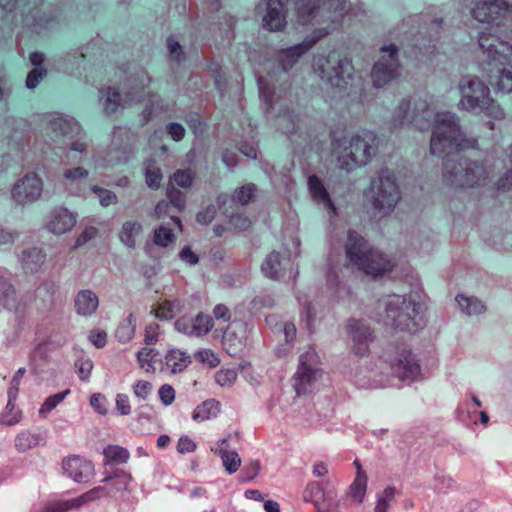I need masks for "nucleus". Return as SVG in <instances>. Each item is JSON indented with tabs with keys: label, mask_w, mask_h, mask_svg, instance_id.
Masks as SVG:
<instances>
[{
	"label": "nucleus",
	"mask_w": 512,
	"mask_h": 512,
	"mask_svg": "<svg viewBox=\"0 0 512 512\" xmlns=\"http://www.w3.org/2000/svg\"><path fill=\"white\" fill-rule=\"evenodd\" d=\"M434 120L430 140V152L444 158L443 181L449 187H479L486 183L488 171L483 162L471 160L453 151L477 146L476 138H467L461 130L459 118L455 113L446 111L434 115L425 100H415L410 112V101L403 99L394 112L393 128L412 124L419 130L430 126Z\"/></svg>",
	"instance_id": "nucleus-1"
},
{
	"label": "nucleus",
	"mask_w": 512,
	"mask_h": 512,
	"mask_svg": "<svg viewBox=\"0 0 512 512\" xmlns=\"http://www.w3.org/2000/svg\"><path fill=\"white\" fill-rule=\"evenodd\" d=\"M478 45L483 53L480 70L498 91L512 93V44L499 35L481 32Z\"/></svg>",
	"instance_id": "nucleus-2"
},
{
	"label": "nucleus",
	"mask_w": 512,
	"mask_h": 512,
	"mask_svg": "<svg viewBox=\"0 0 512 512\" xmlns=\"http://www.w3.org/2000/svg\"><path fill=\"white\" fill-rule=\"evenodd\" d=\"M379 139L375 132L361 130L351 137L332 136V149L337 159V166L351 172L365 166L378 152Z\"/></svg>",
	"instance_id": "nucleus-3"
},
{
	"label": "nucleus",
	"mask_w": 512,
	"mask_h": 512,
	"mask_svg": "<svg viewBox=\"0 0 512 512\" xmlns=\"http://www.w3.org/2000/svg\"><path fill=\"white\" fill-rule=\"evenodd\" d=\"M346 2L347 0H295L297 15L303 24L318 15L327 18L331 23V26L315 29L306 36L302 44L307 47V51L340 24L344 16Z\"/></svg>",
	"instance_id": "nucleus-4"
},
{
	"label": "nucleus",
	"mask_w": 512,
	"mask_h": 512,
	"mask_svg": "<svg viewBox=\"0 0 512 512\" xmlns=\"http://www.w3.org/2000/svg\"><path fill=\"white\" fill-rule=\"evenodd\" d=\"M461 94L458 108L475 114H483L497 120L505 118L504 109L490 96L489 87L477 76H462L458 83Z\"/></svg>",
	"instance_id": "nucleus-5"
},
{
	"label": "nucleus",
	"mask_w": 512,
	"mask_h": 512,
	"mask_svg": "<svg viewBox=\"0 0 512 512\" xmlns=\"http://www.w3.org/2000/svg\"><path fill=\"white\" fill-rule=\"evenodd\" d=\"M345 253L348 261L366 275L381 276L394 267L390 258L372 248L367 240L354 230L348 231Z\"/></svg>",
	"instance_id": "nucleus-6"
},
{
	"label": "nucleus",
	"mask_w": 512,
	"mask_h": 512,
	"mask_svg": "<svg viewBox=\"0 0 512 512\" xmlns=\"http://www.w3.org/2000/svg\"><path fill=\"white\" fill-rule=\"evenodd\" d=\"M474 20L489 25L512 40L511 0H461Z\"/></svg>",
	"instance_id": "nucleus-7"
},
{
	"label": "nucleus",
	"mask_w": 512,
	"mask_h": 512,
	"mask_svg": "<svg viewBox=\"0 0 512 512\" xmlns=\"http://www.w3.org/2000/svg\"><path fill=\"white\" fill-rule=\"evenodd\" d=\"M314 72L332 89L346 91L354 76L351 59L338 53L318 55L313 59Z\"/></svg>",
	"instance_id": "nucleus-8"
},
{
	"label": "nucleus",
	"mask_w": 512,
	"mask_h": 512,
	"mask_svg": "<svg viewBox=\"0 0 512 512\" xmlns=\"http://www.w3.org/2000/svg\"><path fill=\"white\" fill-rule=\"evenodd\" d=\"M386 318L396 330L415 333L423 325L420 303L411 295H391L385 300Z\"/></svg>",
	"instance_id": "nucleus-9"
},
{
	"label": "nucleus",
	"mask_w": 512,
	"mask_h": 512,
	"mask_svg": "<svg viewBox=\"0 0 512 512\" xmlns=\"http://www.w3.org/2000/svg\"><path fill=\"white\" fill-rule=\"evenodd\" d=\"M366 195L375 210L383 215L390 214L401 198L394 173L389 169L380 170Z\"/></svg>",
	"instance_id": "nucleus-10"
},
{
	"label": "nucleus",
	"mask_w": 512,
	"mask_h": 512,
	"mask_svg": "<svg viewBox=\"0 0 512 512\" xmlns=\"http://www.w3.org/2000/svg\"><path fill=\"white\" fill-rule=\"evenodd\" d=\"M47 130L55 135V138L63 137L67 139L65 145L70 151L80 154H86L88 144L86 135L80 124L74 119L67 116H55L50 119L47 124Z\"/></svg>",
	"instance_id": "nucleus-11"
},
{
	"label": "nucleus",
	"mask_w": 512,
	"mask_h": 512,
	"mask_svg": "<svg viewBox=\"0 0 512 512\" xmlns=\"http://www.w3.org/2000/svg\"><path fill=\"white\" fill-rule=\"evenodd\" d=\"M382 53L374 64L371 78L374 87L382 88L398 78L401 73V65L398 59L399 48L395 44L384 45L380 48Z\"/></svg>",
	"instance_id": "nucleus-12"
},
{
	"label": "nucleus",
	"mask_w": 512,
	"mask_h": 512,
	"mask_svg": "<svg viewBox=\"0 0 512 512\" xmlns=\"http://www.w3.org/2000/svg\"><path fill=\"white\" fill-rule=\"evenodd\" d=\"M136 80L139 82L136 90L128 92L124 100H122L119 92L115 88L106 87L99 90L100 101L105 114H114L117 112L118 108L124 107L126 104L130 105L141 101V92L150 83V77L144 70H141L137 73Z\"/></svg>",
	"instance_id": "nucleus-13"
},
{
	"label": "nucleus",
	"mask_w": 512,
	"mask_h": 512,
	"mask_svg": "<svg viewBox=\"0 0 512 512\" xmlns=\"http://www.w3.org/2000/svg\"><path fill=\"white\" fill-rule=\"evenodd\" d=\"M320 369L318 367V356L314 351H308L299 358V365L293 376V387L298 396L310 392L316 381Z\"/></svg>",
	"instance_id": "nucleus-14"
},
{
	"label": "nucleus",
	"mask_w": 512,
	"mask_h": 512,
	"mask_svg": "<svg viewBox=\"0 0 512 512\" xmlns=\"http://www.w3.org/2000/svg\"><path fill=\"white\" fill-rule=\"evenodd\" d=\"M136 135L126 127H114L110 155L117 163H127L135 153Z\"/></svg>",
	"instance_id": "nucleus-15"
},
{
	"label": "nucleus",
	"mask_w": 512,
	"mask_h": 512,
	"mask_svg": "<svg viewBox=\"0 0 512 512\" xmlns=\"http://www.w3.org/2000/svg\"><path fill=\"white\" fill-rule=\"evenodd\" d=\"M132 481V476L130 473L117 469L113 473L106 474V476L102 479V482L106 485L96 486L86 494L93 493V502L106 497H114L119 493L129 491V484Z\"/></svg>",
	"instance_id": "nucleus-16"
},
{
	"label": "nucleus",
	"mask_w": 512,
	"mask_h": 512,
	"mask_svg": "<svg viewBox=\"0 0 512 512\" xmlns=\"http://www.w3.org/2000/svg\"><path fill=\"white\" fill-rule=\"evenodd\" d=\"M42 191V179L36 173L31 172L24 175L14 184L11 195L17 204L25 205L38 200Z\"/></svg>",
	"instance_id": "nucleus-17"
},
{
	"label": "nucleus",
	"mask_w": 512,
	"mask_h": 512,
	"mask_svg": "<svg viewBox=\"0 0 512 512\" xmlns=\"http://www.w3.org/2000/svg\"><path fill=\"white\" fill-rule=\"evenodd\" d=\"M390 367L392 374L402 381H415L421 375L418 359L406 348L397 351L396 356L390 361Z\"/></svg>",
	"instance_id": "nucleus-18"
},
{
	"label": "nucleus",
	"mask_w": 512,
	"mask_h": 512,
	"mask_svg": "<svg viewBox=\"0 0 512 512\" xmlns=\"http://www.w3.org/2000/svg\"><path fill=\"white\" fill-rule=\"evenodd\" d=\"M346 332L353 342V351L358 356L368 353L369 345L374 339L373 331L363 320L350 318L346 323Z\"/></svg>",
	"instance_id": "nucleus-19"
},
{
	"label": "nucleus",
	"mask_w": 512,
	"mask_h": 512,
	"mask_svg": "<svg viewBox=\"0 0 512 512\" xmlns=\"http://www.w3.org/2000/svg\"><path fill=\"white\" fill-rule=\"evenodd\" d=\"M93 495V493L86 494L85 492L76 498L49 500L42 504L33 505L30 512H69L79 510L93 502Z\"/></svg>",
	"instance_id": "nucleus-20"
},
{
	"label": "nucleus",
	"mask_w": 512,
	"mask_h": 512,
	"mask_svg": "<svg viewBox=\"0 0 512 512\" xmlns=\"http://www.w3.org/2000/svg\"><path fill=\"white\" fill-rule=\"evenodd\" d=\"M263 2L266 10L263 15V27L272 32L284 29L288 0H263Z\"/></svg>",
	"instance_id": "nucleus-21"
},
{
	"label": "nucleus",
	"mask_w": 512,
	"mask_h": 512,
	"mask_svg": "<svg viewBox=\"0 0 512 512\" xmlns=\"http://www.w3.org/2000/svg\"><path fill=\"white\" fill-rule=\"evenodd\" d=\"M62 469L64 474L73 479L77 483L88 482L93 475L94 466L91 461L73 455L62 461Z\"/></svg>",
	"instance_id": "nucleus-22"
},
{
	"label": "nucleus",
	"mask_w": 512,
	"mask_h": 512,
	"mask_svg": "<svg viewBox=\"0 0 512 512\" xmlns=\"http://www.w3.org/2000/svg\"><path fill=\"white\" fill-rule=\"evenodd\" d=\"M77 215L67 208H55L51 214L47 224L49 231L53 234L61 235L70 231L76 224Z\"/></svg>",
	"instance_id": "nucleus-23"
},
{
	"label": "nucleus",
	"mask_w": 512,
	"mask_h": 512,
	"mask_svg": "<svg viewBox=\"0 0 512 512\" xmlns=\"http://www.w3.org/2000/svg\"><path fill=\"white\" fill-rule=\"evenodd\" d=\"M292 268V262L289 257L281 258L280 253L273 251L262 263L261 270L263 274L274 280L285 277L286 268Z\"/></svg>",
	"instance_id": "nucleus-24"
},
{
	"label": "nucleus",
	"mask_w": 512,
	"mask_h": 512,
	"mask_svg": "<svg viewBox=\"0 0 512 512\" xmlns=\"http://www.w3.org/2000/svg\"><path fill=\"white\" fill-rule=\"evenodd\" d=\"M307 186L313 201L319 205H323L329 212L336 214V207L320 177L310 175L307 179Z\"/></svg>",
	"instance_id": "nucleus-25"
},
{
	"label": "nucleus",
	"mask_w": 512,
	"mask_h": 512,
	"mask_svg": "<svg viewBox=\"0 0 512 512\" xmlns=\"http://www.w3.org/2000/svg\"><path fill=\"white\" fill-rule=\"evenodd\" d=\"M99 306V298L90 289L80 290L74 298V307L78 315L88 317L93 315Z\"/></svg>",
	"instance_id": "nucleus-26"
},
{
	"label": "nucleus",
	"mask_w": 512,
	"mask_h": 512,
	"mask_svg": "<svg viewBox=\"0 0 512 512\" xmlns=\"http://www.w3.org/2000/svg\"><path fill=\"white\" fill-rule=\"evenodd\" d=\"M306 52L307 47L302 43L278 51L277 61L281 66L282 74L285 78L287 77V72L298 62L300 57H302Z\"/></svg>",
	"instance_id": "nucleus-27"
},
{
	"label": "nucleus",
	"mask_w": 512,
	"mask_h": 512,
	"mask_svg": "<svg viewBox=\"0 0 512 512\" xmlns=\"http://www.w3.org/2000/svg\"><path fill=\"white\" fill-rule=\"evenodd\" d=\"M18 258L25 272L35 273L39 271L41 266L44 264L46 254L41 248L31 247L24 249Z\"/></svg>",
	"instance_id": "nucleus-28"
},
{
	"label": "nucleus",
	"mask_w": 512,
	"mask_h": 512,
	"mask_svg": "<svg viewBox=\"0 0 512 512\" xmlns=\"http://www.w3.org/2000/svg\"><path fill=\"white\" fill-rule=\"evenodd\" d=\"M16 291L11 282L10 273L0 268V312L15 306Z\"/></svg>",
	"instance_id": "nucleus-29"
},
{
	"label": "nucleus",
	"mask_w": 512,
	"mask_h": 512,
	"mask_svg": "<svg viewBox=\"0 0 512 512\" xmlns=\"http://www.w3.org/2000/svg\"><path fill=\"white\" fill-rule=\"evenodd\" d=\"M165 364L173 374L183 372L192 362L191 356L181 349L172 348L165 354Z\"/></svg>",
	"instance_id": "nucleus-30"
},
{
	"label": "nucleus",
	"mask_w": 512,
	"mask_h": 512,
	"mask_svg": "<svg viewBox=\"0 0 512 512\" xmlns=\"http://www.w3.org/2000/svg\"><path fill=\"white\" fill-rule=\"evenodd\" d=\"M143 172L146 185L152 190H158L163 180V173L154 158H148L143 162Z\"/></svg>",
	"instance_id": "nucleus-31"
},
{
	"label": "nucleus",
	"mask_w": 512,
	"mask_h": 512,
	"mask_svg": "<svg viewBox=\"0 0 512 512\" xmlns=\"http://www.w3.org/2000/svg\"><path fill=\"white\" fill-rule=\"evenodd\" d=\"M143 231L142 225L138 221H126L123 223L119 233L120 241L128 248H135L136 237Z\"/></svg>",
	"instance_id": "nucleus-32"
},
{
	"label": "nucleus",
	"mask_w": 512,
	"mask_h": 512,
	"mask_svg": "<svg viewBox=\"0 0 512 512\" xmlns=\"http://www.w3.org/2000/svg\"><path fill=\"white\" fill-rule=\"evenodd\" d=\"M219 401L215 399H208L201 404H199L193 414L192 418L194 421L197 422H203L206 420H209L211 418H214L219 413Z\"/></svg>",
	"instance_id": "nucleus-33"
},
{
	"label": "nucleus",
	"mask_w": 512,
	"mask_h": 512,
	"mask_svg": "<svg viewBox=\"0 0 512 512\" xmlns=\"http://www.w3.org/2000/svg\"><path fill=\"white\" fill-rule=\"evenodd\" d=\"M44 437L38 433L22 431L15 438V447L20 452H25L31 448L44 444Z\"/></svg>",
	"instance_id": "nucleus-34"
},
{
	"label": "nucleus",
	"mask_w": 512,
	"mask_h": 512,
	"mask_svg": "<svg viewBox=\"0 0 512 512\" xmlns=\"http://www.w3.org/2000/svg\"><path fill=\"white\" fill-rule=\"evenodd\" d=\"M212 451L217 454L228 474L235 473L240 465L241 458L235 450H228L226 447L212 448Z\"/></svg>",
	"instance_id": "nucleus-35"
},
{
	"label": "nucleus",
	"mask_w": 512,
	"mask_h": 512,
	"mask_svg": "<svg viewBox=\"0 0 512 512\" xmlns=\"http://www.w3.org/2000/svg\"><path fill=\"white\" fill-rule=\"evenodd\" d=\"M104 464H123L130 457L129 451L119 445H108L103 449Z\"/></svg>",
	"instance_id": "nucleus-36"
},
{
	"label": "nucleus",
	"mask_w": 512,
	"mask_h": 512,
	"mask_svg": "<svg viewBox=\"0 0 512 512\" xmlns=\"http://www.w3.org/2000/svg\"><path fill=\"white\" fill-rule=\"evenodd\" d=\"M8 396L6 407L2 413H0V425L12 426L20 422L22 418L21 410L16 408L15 402L17 397Z\"/></svg>",
	"instance_id": "nucleus-37"
},
{
	"label": "nucleus",
	"mask_w": 512,
	"mask_h": 512,
	"mask_svg": "<svg viewBox=\"0 0 512 512\" xmlns=\"http://www.w3.org/2000/svg\"><path fill=\"white\" fill-rule=\"evenodd\" d=\"M277 127L289 136L295 134L299 129V115L287 110L277 117Z\"/></svg>",
	"instance_id": "nucleus-38"
},
{
	"label": "nucleus",
	"mask_w": 512,
	"mask_h": 512,
	"mask_svg": "<svg viewBox=\"0 0 512 512\" xmlns=\"http://www.w3.org/2000/svg\"><path fill=\"white\" fill-rule=\"evenodd\" d=\"M136 318L131 313L123 320L115 331V337L121 343L129 342L135 335Z\"/></svg>",
	"instance_id": "nucleus-39"
},
{
	"label": "nucleus",
	"mask_w": 512,
	"mask_h": 512,
	"mask_svg": "<svg viewBox=\"0 0 512 512\" xmlns=\"http://www.w3.org/2000/svg\"><path fill=\"white\" fill-rule=\"evenodd\" d=\"M257 82L260 98L264 101L268 108H273V105L281 98V95L277 93L275 86H271L270 83H268V81H266L263 77H258Z\"/></svg>",
	"instance_id": "nucleus-40"
},
{
	"label": "nucleus",
	"mask_w": 512,
	"mask_h": 512,
	"mask_svg": "<svg viewBox=\"0 0 512 512\" xmlns=\"http://www.w3.org/2000/svg\"><path fill=\"white\" fill-rule=\"evenodd\" d=\"M456 301L460 306L462 312L466 315H478L485 311V306L479 299L475 297H466L458 295Z\"/></svg>",
	"instance_id": "nucleus-41"
},
{
	"label": "nucleus",
	"mask_w": 512,
	"mask_h": 512,
	"mask_svg": "<svg viewBox=\"0 0 512 512\" xmlns=\"http://www.w3.org/2000/svg\"><path fill=\"white\" fill-rule=\"evenodd\" d=\"M256 191L257 186L253 183H248L239 188H236L231 196V205H247L255 196Z\"/></svg>",
	"instance_id": "nucleus-42"
},
{
	"label": "nucleus",
	"mask_w": 512,
	"mask_h": 512,
	"mask_svg": "<svg viewBox=\"0 0 512 512\" xmlns=\"http://www.w3.org/2000/svg\"><path fill=\"white\" fill-rule=\"evenodd\" d=\"M176 241V236L173 234L172 229L166 224H161L154 229L153 242L159 247H168Z\"/></svg>",
	"instance_id": "nucleus-43"
},
{
	"label": "nucleus",
	"mask_w": 512,
	"mask_h": 512,
	"mask_svg": "<svg viewBox=\"0 0 512 512\" xmlns=\"http://www.w3.org/2000/svg\"><path fill=\"white\" fill-rule=\"evenodd\" d=\"M194 174L190 170L177 169L170 177L168 185L188 189L193 185Z\"/></svg>",
	"instance_id": "nucleus-44"
},
{
	"label": "nucleus",
	"mask_w": 512,
	"mask_h": 512,
	"mask_svg": "<svg viewBox=\"0 0 512 512\" xmlns=\"http://www.w3.org/2000/svg\"><path fill=\"white\" fill-rule=\"evenodd\" d=\"M167 201L176 212L181 213L186 208V195L173 185H167L166 189Z\"/></svg>",
	"instance_id": "nucleus-45"
},
{
	"label": "nucleus",
	"mask_w": 512,
	"mask_h": 512,
	"mask_svg": "<svg viewBox=\"0 0 512 512\" xmlns=\"http://www.w3.org/2000/svg\"><path fill=\"white\" fill-rule=\"evenodd\" d=\"M367 475H359L349 487L348 495L357 503H361L365 497L367 489Z\"/></svg>",
	"instance_id": "nucleus-46"
},
{
	"label": "nucleus",
	"mask_w": 512,
	"mask_h": 512,
	"mask_svg": "<svg viewBox=\"0 0 512 512\" xmlns=\"http://www.w3.org/2000/svg\"><path fill=\"white\" fill-rule=\"evenodd\" d=\"M159 355V352L153 348H142L136 354L138 364L141 368L145 369L146 372H154V361Z\"/></svg>",
	"instance_id": "nucleus-47"
},
{
	"label": "nucleus",
	"mask_w": 512,
	"mask_h": 512,
	"mask_svg": "<svg viewBox=\"0 0 512 512\" xmlns=\"http://www.w3.org/2000/svg\"><path fill=\"white\" fill-rule=\"evenodd\" d=\"M171 205L167 200H160L154 209V216L158 219L169 215L171 222L182 231V222L177 215L171 214Z\"/></svg>",
	"instance_id": "nucleus-48"
},
{
	"label": "nucleus",
	"mask_w": 512,
	"mask_h": 512,
	"mask_svg": "<svg viewBox=\"0 0 512 512\" xmlns=\"http://www.w3.org/2000/svg\"><path fill=\"white\" fill-rule=\"evenodd\" d=\"M222 213L229 219V223L235 229L244 231L250 227L251 221L243 214L235 212L234 210L230 211L229 208H225Z\"/></svg>",
	"instance_id": "nucleus-49"
},
{
	"label": "nucleus",
	"mask_w": 512,
	"mask_h": 512,
	"mask_svg": "<svg viewBox=\"0 0 512 512\" xmlns=\"http://www.w3.org/2000/svg\"><path fill=\"white\" fill-rule=\"evenodd\" d=\"M91 191L97 195L99 199V203L103 207H108L112 204H116L118 202L117 195L111 190L102 188L100 186L94 185L91 187Z\"/></svg>",
	"instance_id": "nucleus-50"
},
{
	"label": "nucleus",
	"mask_w": 512,
	"mask_h": 512,
	"mask_svg": "<svg viewBox=\"0 0 512 512\" xmlns=\"http://www.w3.org/2000/svg\"><path fill=\"white\" fill-rule=\"evenodd\" d=\"M457 488L456 482L449 476L437 474L433 479V489L439 493H448Z\"/></svg>",
	"instance_id": "nucleus-51"
},
{
	"label": "nucleus",
	"mask_w": 512,
	"mask_h": 512,
	"mask_svg": "<svg viewBox=\"0 0 512 512\" xmlns=\"http://www.w3.org/2000/svg\"><path fill=\"white\" fill-rule=\"evenodd\" d=\"M193 321L196 329V337L205 336L214 326L213 318L210 315L198 314Z\"/></svg>",
	"instance_id": "nucleus-52"
},
{
	"label": "nucleus",
	"mask_w": 512,
	"mask_h": 512,
	"mask_svg": "<svg viewBox=\"0 0 512 512\" xmlns=\"http://www.w3.org/2000/svg\"><path fill=\"white\" fill-rule=\"evenodd\" d=\"M88 175V170L83 167L69 168L66 169L63 173V183L65 185L75 184L83 179H86Z\"/></svg>",
	"instance_id": "nucleus-53"
},
{
	"label": "nucleus",
	"mask_w": 512,
	"mask_h": 512,
	"mask_svg": "<svg viewBox=\"0 0 512 512\" xmlns=\"http://www.w3.org/2000/svg\"><path fill=\"white\" fill-rule=\"evenodd\" d=\"M70 393V390L67 389L63 392L56 393L47 397L44 403L41 405L39 409L40 415H46L51 412L59 403H61L65 397Z\"/></svg>",
	"instance_id": "nucleus-54"
},
{
	"label": "nucleus",
	"mask_w": 512,
	"mask_h": 512,
	"mask_svg": "<svg viewBox=\"0 0 512 512\" xmlns=\"http://www.w3.org/2000/svg\"><path fill=\"white\" fill-rule=\"evenodd\" d=\"M396 492L394 486H387L378 497L374 512H387L389 502L394 498Z\"/></svg>",
	"instance_id": "nucleus-55"
},
{
	"label": "nucleus",
	"mask_w": 512,
	"mask_h": 512,
	"mask_svg": "<svg viewBox=\"0 0 512 512\" xmlns=\"http://www.w3.org/2000/svg\"><path fill=\"white\" fill-rule=\"evenodd\" d=\"M46 75L47 69L43 67H34L29 71L26 77L25 86L30 90L35 89Z\"/></svg>",
	"instance_id": "nucleus-56"
},
{
	"label": "nucleus",
	"mask_w": 512,
	"mask_h": 512,
	"mask_svg": "<svg viewBox=\"0 0 512 512\" xmlns=\"http://www.w3.org/2000/svg\"><path fill=\"white\" fill-rule=\"evenodd\" d=\"M237 379V371L235 369H220L215 374V381L220 386H232Z\"/></svg>",
	"instance_id": "nucleus-57"
},
{
	"label": "nucleus",
	"mask_w": 512,
	"mask_h": 512,
	"mask_svg": "<svg viewBox=\"0 0 512 512\" xmlns=\"http://www.w3.org/2000/svg\"><path fill=\"white\" fill-rule=\"evenodd\" d=\"M195 358L207 365L209 368H215L220 364V359L212 350L210 349H201L196 352Z\"/></svg>",
	"instance_id": "nucleus-58"
},
{
	"label": "nucleus",
	"mask_w": 512,
	"mask_h": 512,
	"mask_svg": "<svg viewBox=\"0 0 512 512\" xmlns=\"http://www.w3.org/2000/svg\"><path fill=\"white\" fill-rule=\"evenodd\" d=\"M132 389L136 398L141 401H146L152 392L153 385L149 381L137 380L133 384Z\"/></svg>",
	"instance_id": "nucleus-59"
},
{
	"label": "nucleus",
	"mask_w": 512,
	"mask_h": 512,
	"mask_svg": "<svg viewBox=\"0 0 512 512\" xmlns=\"http://www.w3.org/2000/svg\"><path fill=\"white\" fill-rule=\"evenodd\" d=\"M508 157L511 163V168L501 177L496 183L497 191L507 192L512 190V145L508 150Z\"/></svg>",
	"instance_id": "nucleus-60"
},
{
	"label": "nucleus",
	"mask_w": 512,
	"mask_h": 512,
	"mask_svg": "<svg viewBox=\"0 0 512 512\" xmlns=\"http://www.w3.org/2000/svg\"><path fill=\"white\" fill-rule=\"evenodd\" d=\"M175 329L187 336L196 337V329L195 324L192 319H188L185 317L179 318L174 323Z\"/></svg>",
	"instance_id": "nucleus-61"
},
{
	"label": "nucleus",
	"mask_w": 512,
	"mask_h": 512,
	"mask_svg": "<svg viewBox=\"0 0 512 512\" xmlns=\"http://www.w3.org/2000/svg\"><path fill=\"white\" fill-rule=\"evenodd\" d=\"M167 49L169 52L170 59L176 62H180L182 59H184V52L182 46L180 45L179 41L176 40L173 36H169L167 38Z\"/></svg>",
	"instance_id": "nucleus-62"
},
{
	"label": "nucleus",
	"mask_w": 512,
	"mask_h": 512,
	"mask_svg": "<svg viewBox=\"0 0 512 512\" xmlns=\"http://www.w3.org/2000/svg\"><path fill=\"white\" fill-rule=\"evenodd\" d=\"M75 367L80 380L87 381L93 368V362L90 359L79 358L75 361Z\"/></svg>",
	"instance_id": "nucleus-63"
},
{
	"label": "nucleus",
	"mask_w": 512,
	"mask_h": 512,
	"mask_svg": "<svg viewBox=\"0 0 512 512\" xmlns=\"http://www.w3.org/2000/svg\"><path fill=\"white\" fill-rule=\"evenodd\" d=\"M158 396L164 406H169L175 400V389L170 384H163L158 390Z\"/></svg>",
	"instance_id": "nucleus-64"
}]
</instances>
